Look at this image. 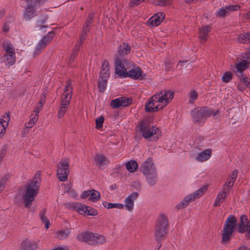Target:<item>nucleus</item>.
Wrapping results in <instances>:
<instances>
[{"label":"nucleus","instance_id":"1","mask_svg":"<svg viewBox=\"0 0 250 250\" xmlns=\"http://www.w3.org/2000/svg\"><path fill=\"white\" fill-rule=\"evenodd\" d=\"M174 93L170 90H164L152 96L146 103V112H154L165 107L173 98Z\"/></svg>","mask_w":250,"mask_h":250},{"label":"nucleus","instance_id":"2","mask_svg":"<svg viewBox=\"0 0 250 250\" xmlns=\"http://www.w3.org/2000/svg\"><path fill=\"white\" fill-rule=\"evenodd\" d=\"M40 175H36L33 179L25 186L23 202L26 208H29L37 195L40 186Z\"/></svg>","mask_w":250,"mask_h":250},{"label":"nucleus","instance_id":"3","mask_svg":"<svg viewBox=\"0 0 250 250\" xmlns=\"http://www.w3.org/2000/svg\"><path fill=\"white\" fill-rule=\"evenodd\" d=\"M73 88L71 82L70 80L67 81L64 87V90L62 95L61 102L57 116L59 119L63 117L65 112L68 109L70 100L72 98Z\"/></svg>","mask_w":250,"mask_h":250},{"label":"nucleus","instance_id":"4","mask_svg":"<svg viewBox=\"0 0 250 250\" xmlns=\"http://www.w3.org/2000/svg\"><path fill=\"white\" fill-rule=\"evenodd\" d=\"M237 225V220L234 216L230 215L227 219L221 231L222 242L226 244L232 236L235 230Z\"/></svg>","mask_w":250,"mask_h":250},{"label":"nucleus","instance_id":"5","mask_svg":"<svg viewBox=\"0 0 250 250\" xmlns=\"http://www.w3.org/2000/svg\"><path fill=\"white\" fill-rule=\"evenodd\" d=\"M77 238L79 241L91 245L103 244L105 242V239L103 235L89 231L83 232L78 234Z\"/></svg>","mask_w":250,"mask_h":250},{"label":"nucleus","instance_id":"6","mask_svg":"<svg viewBox=\"0 0 250 250\" xmlns=\"http://www.w3.org/2000/svg\"><path fill=\"white\" fill-rule=\"evenodd\" d=\"M168 226L167 217L164 214H161L158 218L155 229V237L157 240L164 238L167 234Z\"/></svg>","mask_w":250,"mask_h":250},{"label":"nucleus","instance_id":"7","mask_svg":"<svg viewBox=\"0 0 250 250\" xmlns=\"http://www.w3.org/2000/svg\"><path fill=\"white\" fill-rule=\"evenodd\" d=\"M139 130L142 132L143 137L146 139H150L152 137L156 140L160 135V131L156 127L147 125L145 122H142L139 125Z\"/></svg>","mask_w":250,"mask_h":250},{"label":"nucleus","instance_id":"8","mask_svg":"<svg viewBox=\"0 0 250 250\" xmlns=\"http://www.w3.org/2000/svg\"><path fill=\"white\" fill-rule=\"evenodd\" d=\"M139 196L137 192H133L128 195L124 200V204H122L123 209L125 208L129 212H132L134 208V202Z\"/></svg>","mask_w":250,"mask_h":250},{"label":"nucleus","instance_id":"9","mask_svg":"<svg viewBox=\"0 0 250 250\" xmlns=\"http://www.w3.org/2000/svg\"><path fill=\"white\" fill-rule=\"evenodd\" d=\"M53 35V33L49 32L48 36L44 37L40 41L34 51L35 54H39L42 52L47 45L51 42Z\"/></svg>","mask_w":250,"mask_h":250},{"label":"nucleus","instance_id":"10","mask_svg":"<svg viewBox=\"0 0 250 250\" xmlns=\"http://www.w3.org/2000/svg\"><path fill=\"white\" fill-rule=\"evenodd\" d=\"M240 8L239 5H229L219 9L216 12V16L224 18L229 15L231 12L238 10Z\"/></svg>","mask_w":250,"mask_h":250},{"label":"nucleus","instance_id":"11","mask_svg":"<svg viewBox=\"0 0 250 250\" xmlns=\"http://www.w3.org/2000/svg\"><path fill=\"white\" fill-rule=\"evenodd\" d=\"M132 99L125 97L116 98L111 102V106L114 108H117L121 106L125 107L132 103Z\"/></svg>","mask_w":250,"mask_h":250},{"label":"nucleus","instance_id":"12","mask_svg":"<svg viewBox=\"0 0 250 250\" xmlns=\"http://www.w3.org/2000/svg\"><path fill=\"white\" fill-rule=\"evenodd\" d=\"M126 62L117 59L115 62V73L119 76L126 78V74L127 73V69L125 64Z\"/></svg>","mask_w":250,"mask_h":250},{"label":"nucleus","instance_id":"13","mask_svg":"<svg viewBox=\"0 0 250 250\" xmlns=\"http://www.w3.org/2000/svg\"><path fill=\"white\" fill-rule=\"evenodd\" d=\"M10 120L9 113L3 114L0 119V139L2 138L5 134L6 129Z\"/></svg>","mask_w":250,"mask_h":250},{"label":"nucleus","instance_id":"14","mask_svg":"<svg viewBox=\"0 0 250 250\" xmlns=\"http://www.w3.org/2000/svg\"><path fill=\"white\" fill-rule=\"evenodd\" d=\"M165 17L163 13L158 12L148 20L147 24L151 27L157 26L163 21Z\"/></svg>","mask_w":250,"mask_h":250},{"label":"nucleus","instance_id":"15","mask_svg":"<svg viewBox=\"0 0 250 250\" xmlns=\"http://www.w3.org/2000/svg\"><path fill=\"white\" fill-rule=\"evenodd\" d=\"M227 185L224 186L222 190L217 194L213 206L218 207L224 202L227 195L229 193L228 189L227 188Z\"/></svg>","mask_w":250,"mask_h":250},{"label":"nucleus","instance_id":"16","mask_svg":"<svg viewBox=\"0 0 250 250\" xmlns=\"http://www.w3.org/2000/svg\"><path fill=\"white\" fill-rule=\"evenodd\" d=\"M246 55L247 58L249 61L244 60L235 64L237 72L239 73L237 74L239 78H240V76L243 75L242 72L248 67L249 64L250 62V58L249 57V56H250V52H249Z\"/></svg>","mask_w":250,"mask_h":250},{"label":"nucleus","instance_id":"17","mask_svg":"<svg viewBox=\"0 0 250 250\" xmlns=\"http://www.w3.org/2000/svg\"><path fill=\"white\" fill-rule=\"evenodd\" d=\"M144 77L143 76V71L138 67H133L128 70L126 74V77H130L134 80L142 79Z\"/></svg>","mask_w":250,"mask_h":250},{"label":"nucleus","instance_id":"18","mask_svg":"<svg viewBox=\"0 0 250 250\" xmlns=\"http://www.w3.org/2000/svg\"><path fill=\"white\" fill-rule=\"evenodd\" d=\"M191 116L194 123L203 122L206 120L201 107L195 108L192 110Z\"/></svg>","mask_w":250,"mask_h":250},{"label":"nucleus","instance_id":"19","mask_svg":"<svg viewBox=\"0 0 250 250\" xmlns=\"http://www.w3.org/2000/svg\"><path fill=\"white\" fill-rule=\"evenodd\" d=\"M110 76L109 63L107 60H104L102 63L100 77L102 78L108 79Z\"/></svg>","mask_w":250,"mask_h":250},{"label":"nucleus","instance_id":"20","mask_svg":"<svg viewBox=\"0 0 250 250\" xmlns=\"http://www.w3.org/2000/svg\"><path fill=\"white\" fill-rule=\"evenodd\" d=\"M38 246V241L33 239H26L22 243V250H35Z\"/></svg>","mask_w":250,"mask_h":250},{"label":"nucleus","instance_id":"21","mask_svg":"<svg viewBox=\"0 0 250 250\" xmlns=\"http://www.w3.org/2000/svg\"><path fill=\"white\" fill-rule=\"evenodd\" d=\"M36 16L34 6L31 4H27L23 15V18L29 21Z\"/></svg>","mask_w":250,"mask_h":250},{"label":"nucleus","instance_id":"22","mask_svg":"<svg viewBox=\"0 0 250 250\" xmlns=\"http://www.w3.org/2000/svg\"><path fill=\"white\" fill-rule=\"evenodd\" d=\"M141 168L144 172H148L155 170V166L151 157L148 158L141 165Z\"/></svg>","mask_w":250,"mask_h":250},{"label":"nucleus","instance_id":"23","mask_svg":"<svg viewBox=\"0 0 250 250\" xmlns=\"http://www.w3.org/2000/svg\"><path fill=\"white\" fill-rule=\"evenodd\" d=\"M211 154V150L207 149L198 153L195 159L198 162H204L210 158Z\"/></svg>","mask_w":250,"mask_h":250},{"label":"nucleus","instance_id":"24","mask_svg":"<svg viewBox=\"0 0 250 250\" xmlns=\"http://www.w3.org/2000/svg\"><path fill=\"white\" fill-rule=\"evenodd\" d=\"M211 28V26L209 25H205L203 26L200 29L199 32V38L201 43H204L206 42L208 34L210 32Z\"/></svg>","mask_w":250,"mask_h":250},{"label":"nucleus","instance_id":"25","mask_svg":"<svg viewBox=\"0 0 250 250\" xmlns=\"http://www.w3.org/2000/svg\"><path fill=\"white\" fill-rule=\"evenodd\" d=\"M194 200L195 199L192 194H190L186 196L178 204L176 205V208L177 209L184 208Z\"/></svg>","mask_w":250,"mask_h":250},{"label":"nucleus","instance_id":"26","mask_svg":"<svg viewBox=\"0 0 250 250\" xmlns=\"http://www.w3.org/2000/svg\"><path fill=\"white\" fill-rule=\"evenodd\" d=\"M90 26L89 25L84 24V26L83 28V30L80 36V41L78 42L76 44V47L78 46V49H79L81 45H82L83 42L85 41L87 33L90 31Z\"/></svg>","mask_w":250,"mask_h":250},{"label":"nucleus","instance_id":"27","mask_svg":"<svg viewBox=\"0 0 250 250\" xmlns=\"http://www.w3.org/2000/svg\"><path fill=\"white\" fill-rule=\"evenodd\" d=\"M2 61L6 66L9 67L15 63L16 61V55H13V54H4L2 57Z\"/></svg>","mask_w":250,"mask_h":250},{"label":"nucleus","instance_id":"28","mask_svg":"<svg viewBox=\"0 0 250 250\" xmlns=\"http://www.w3.org/2000/svg\"><path fill=\"white\" fill-rule=\"evenodd\" d=\"M94 163L96 166L101 167L106 165L108 160L104 154H97L94 157Z\"/></svg>","mask_w":250,"mask_h":250},{"label":"nucleus","instance_id":"29","mask_svg":"<svg viewBox=\"0 0 250 250\" xmlns=\"http://www.w3.org/2000/svg\"><path fill=\"white\" fill-rule=\"evenodd\" d=\"M201 108L206 119L211 115H213L216 119L218 118L217 115H218V113H219V110L215 111L213 109L205 106L201 107Z\"/></svg>","mask_w":250,"mask_h":250},{"label":"nucleus","instance_id":"30","mask_svg":"<svg viewBox=\"0 0 250 250\" xmlns=\"http://www.w3.org/2000/svg\"><path fill=\"white\" fill-rule=\"evenodd\" d=\"M208 189V185H205L191 194L195 200L202 197L207 191Z\"/></svg>","mask_w":250,"mask_h":250},{"label":"nucleus","instance_id":"31","mask_svg":"<svg viewBox=\"0 0 250 250\" xmlns=\"http://www.w3.org/2000/svg\"><path fill=\"white\" fill-rule=\"evenodd\" d=\"M144 175L150 186H153L156 184L157 180L156 173H144Z\"/></svg>","mask_w":250,"mask_h":250},{"label":"nucleus","instance_id":"32","mask_svg":"<svg viewBox=\"0 0 250 250\" xmlns=\"http://www.w3.org/2000/svg\"><path fill=\"white\" fill-rule=\"evenodd\" d=\"M3 48L5 51V54H15L14 46L10 41H5L3 43Z\"/></svg>","mask_w":250,"mask_h":250},{"label":"nucleus","instance_id":"33","mask_svg":"<svg viewBox=\"0 0 250 250\" xmlns=\"http://www.w3.org/2000/svg\"><path fill=\"white\" fill-rule=\"evenodd\" d=\"M70 232V229L59 230L56 232V237L61 240L66 239L69 237Z\"/></svg>","mask_w":250,"mask_h":250},{"label":"nucleus","instance_id":"34","mask_svg":"<svg viewBox=\"0 0 250 250\" xmlns=\"http://www.w3.org/2000/svg\"><path fill=\"white\" fill-rule=\"evenodd\" d=\"M73 207L80 214L85 215L87 206L82 203H74Z\"/></svg>","mask_w":250,"mask_h":250},{"label":"nucleus","instance_id":"35","mask_svg":"<svg viewBox=\"0 0 250 250\" xmlns=\"http://www.w3.org/2000/svg\"><path fill=\"white\" fill-rule=\"evenodd\" d=\"M40 217L42 224L44 225L45 228L48 229L50 226L49 220L45 216V210L42 209L40 213Z\"/></svg>","mask_w":250,"mask_h":250},{"label":"nucleus","instance_id":"36","mask_svg":"<svg viewBox=\"0 0 250 250\" xmlns=\"http://www.w3.org/2000/svg\"><path fill=\"white\" fill-rule=\"evenodd\" d=\"M125 167L128 172H134L138 168V165L136 161L130 160L126 163Z\"/></svg>","mask_w":250,"mask_h":250},{"label":"nucleus","instance_id":"37","mask_svg":"<svg viewBox=\"0 0 250 250\" xmlns=\"http://www.w3.org/2000/svg\"><path fill=\"white\" fill-rule=\"evenodd\" d=\"M130 51L129 45L126 43H122L119 48V53L121 55H124L128 54Z\"/></svg>","mask_w":250,"mask_h":250},{"label":"nucleus","instance_id":"38","mask_svg":"<svg viewBox=\"0 0 250 250\" xmlns=\"http://www.w3.org/2000/svg\"><path fill=\"white\" fill-rule=\"evenodd\" d=\"M103 206L107 208V209H110V208H118L120 209H123V205L122 203H109L107 202H104L103 203Z\"/></svg>","mask_w":250,"mask_h":250},{"label":"nucleus","instance_id":"39","mask_svg":"<svg viewBox=\"0 0 250 250\" xmlns=\"http://www.w3.org/2000/svg\"><path fill=\"white\" fill-rule=\"evenodd\" d=\"M238 40L243 43H250V32L240 34Z\"/></svg>","mask_w":250,"mask_h":250},{"label":"nucleus","instance_id":"40","mask_svg":"<svg viewBox=\"0 0 250 250\" xmlns=\"http://www.w3.org/2000/svg\"><path fill=\"white\" fill-rule=\"evenodd\" d=\"M68 162L67 160L61 161L58 166V172H59V171H60V172H62V171H65V172L68 171Z\"/></svg>","mask_w":250,"mask_h":250},{"label":"nucleus","instance_id":"41","mask_svg":"<svg viewBox=\"0 0 250 250\" xmlns=\"http://www.w3.org/2000/svg\"><path fill=\"white\" fill-rule=\"evenodd\" d=\"M100 198V194L99 192L94 189L90 190V197L88 198L89 200L93 202H96L98 201Z\"/></svg>","mask_w":250,"mask_h":250},{"label":"nucleus","instance_id":"42","mask_svg":"<svg viewBox=\"0 0 250 250\" xmlns=\"http://www.w3.org/2000/svg\"><path fill=\"white\" fill-rule=\"evenodd\" d=\"M236 177L237 173H232L230 177L228 179L227 181L224 186L227 185V188H228L227 189H228V191H229V189L233 186V184L236 180Z\"/></svg>","mask_w":250,"mask_h":250},{"label":"nucleus","instance_id":"43","mask_svg":"<svg viewBox=\"0 0 250 250\" xmlns=\"http://www.w3.org/2000/svg\"><path fill=\"white\" fill-rule=\"evenodd\" d=\"M107 80L108 79H105V78H102L101 77H100L98 87L101 92H104L106 89Z\"/></svg>","mask_w":250,"mask_h":250},{"label":"nucleus","instance_id":"44","mask_svg":"<svg viewBox=\"0 0 250 250\" xmlns=\"http://www.w3.org/2000/svg\"><path fill=\"white\" fill-rule=\"evenodd\" d=\"M155 5L160 6H167L171 4V0H154Z\"/></svg>","mask_w":250,"mask_h":250},{"label":"nucleus","instance_id":"45","mask_svg":"<svg viewBox=\"0 0 250 250\" xmlns=\"http://www.w3.org/2000/svg\"><path fill=\"white\" fill-rule=\"evenodd\" d=\"M233 74L230 71H227L224 74L222 77L223 82L227 83L232 79Z\"/></svg>","mask_w":250,"mask_h":250},{"label":"nucleus","instance_id":"46","mask_svg":"<svg viewBox=\"0 0 250 250\" xmlns=\"http://www.w3.org/2000/svg\"><path fill=\"white\" fill-rule=\"evenodd\" d=\"M44 101L45 100L43 99H41L40 100V102L37 104V105L35 107L33 113H34V114H37V116H38V114L42 108Z\"/></svg>","mask_w":250,"mask_h":250},{"label":"nucleus","instance_id":"47","mask_svg":"<svg viewBox=\"0 0 250 250\" xmlns=\"http://www.w3.org/2000/svg\"><path fill=\"white\" fill-rule=\"evenodd\" d=\"M98 214V211L90 207H87L85 215H90V216H96Z\"/></svg>","mask_w":250,"mask_h":250},{"label":"nucleus","instance_id":"48","mask_svg":"<svg viewBox=\"0 0 250 250\" xmlns=\"http://www.w3.org/2000/svg\"><path fill=\"white\" fill-rule=\"evenodd\" d=\"M104 121V117L102 116L96 119V128L100 129L103 127V123Z\"/></svg>","mask_w":250,"mask_h":250},{"label":"nucleus","instance_id":"49","mask_svg":"<svg viewBox=\"0 0 250 250\" xmlns=\"http://www.w3.org/2000/svg\"><path fill=\"white\" fill-rule=\"evenodd\" d=\"M198 93L195 90L191 91L189 94V102L192 103L196 101L198 98Z\"/></svg>","mask_w":250,"mask_h":250},{"label":"nucleus","instance_id":"50","mask_svg":"<svg viewBox=\"0 0 250 250\" xmlns=\"http://www.w3.org/2000/svg\"><path fill=\"white\" fill-rule=\"evenodd\" d=\"M78 47H76V46H75L74 50H73V52L71 53V54L69 57V59L68 62L69 63H72L74 61V59H75L76 56H77V53H78L79 50L80 49V48L79 49H78Z\"/></svg>","mask_w":250,"mask_h":250},{"label":"nucleus","instance_id":"51","mask_svg":"<svg viewBox=\"0 0 250 250\" xmlns=\"http://www.w3.org/2000/svg\"><path fill=\"white\" fill-rule=\"evenodd\" d=\"M241 80V83H244L246 87L250 88V79L247 77H243V76H240L239 78Z\"/></svg>","mask_w":250,"mask_h":250},{"label":"nucleus","instance_id":"52","mask_svg":"<svg viewBox=\"0 0 250 250\" xmlns=\"http://www.w3.org/2000/svg\"><path fill=\"white\" fill-rule=\"evenodd\" d=\"M57 176L60 181H64L67 180L68 175L67 173H57Z\"/></svg>","mask_w":250,"mask_h":250},{"label":"nucleus","instance_id":"53","mask_svg":"<svg viewBox=\"0 0 250 250\" xmlns=\"http://www.w3.org/2000/svg\"><path fill=\"white\" fill-rule=\"evenodd\" d=\"M173 62L170 60L167 59L165 61V70L167 71H169L172 67Z\"/></svg>","mask_w":250,"mask_h":250},{"label":"nucleus","instance_id":"54","mask_svg":"<svg viewBox=\"0 0 250 250\" xmlns=\"http://www.w3.org/2000/svg\"><path fill=\"white\" fill-rule=\"evenodd\" d=\"M94 16V14L93 13H90L88 16L86 21L85 22V24L90 25L93 22Z\"/></svg>","mask_w":250,"mask_h":250},{"label":"nucleus","instance_id":"55","mask_svg":"<svg viewBox=\"0 0 250 250\" xmlns=\"http://www.w3.org/2000/svg\"><path fill=\"white\" fill-rule=\"evenodd\" d=\"M38 120V116H37V114H34V113H32L31 115L30 119L29 121V122L36 124Z\"/></svg>","mask_w":250,"mask_h":250},{"label":"nucleus","instance_id":"56","mask_svg":"<svg viewBox=\"0 0 250 250\" xmlns=\"http://www.w3.org/2000/svg\"><path fill=\"white\" fill-rule=\"evenodd\" d=\"M142 1H143L142 0H131L129 2V5L132 7L137 6L140 4Z\"/></svg>","mask_w":250,"mask_h":250},{"label":"nucleus","instance_id":"57","mask_svg":"<svg viewBox=\"0 0 250 250\" xmlns=\"http://www.w3.org/2000/svg\"><path fill=\"white\" fill-rule=\"evenodd\" d=\"M90 190H86L83 192L81 195V198L83 199H86L90 197Z\"/></svg>","mask_w":250,"mask_h":250},{"label":"nucleus","instance_id":"58","mask_svg":"<svg viewBox=\"0 0 250 250\" xmlns=\"http://www.w3.org/2000/svg\"><path fill=\"white\" fill-rule=\"evenodd\" d=\"M46 0H33V1L35 5H38L42 4Z\"/></svg>","mask_w":250,"mask_h":250},{"label":"nucleus","instance_id":"59","mask_svg":"<svg viewBox=\"0 0 250 250\" xmlns=\"http://www.w3.org/2000/svg\"><path fill=\"white\" fill-rule=\"evenodd\" d=\"M35 124H34V123H30L28 122L25 124L24 126L28 129H30V128H32L35 125Z\"/></svg>","mask_w":250,"mask_h":250},{"label":"nucleus","instance_id":"60","mask_svg":"<svg viewBox=\"0 0 250 250\" xmlns=\"http://www.w3.org/2000/svg\"><path fill=\"white\" fill-rule=\"evenodd\" d=\"M9 30V27L7 24H4L2 27V31L4 33H7Z\"/></svg>","mask_w":250,"mask_h":250},{"label":"nucleus","instance_id":"61","mask_svg":"<svg viewBox=\"0 0 250 250\" xmlns=\"http://www.w3.org/2000/svg\"><path fill=\"white\" fill-rule=\"evenodd\" d=\"M52 250H67V248L66 246H63L54 248Z\"/></svg>","mask_w":250,"mask_h":250},{"label":"nucleus","instance_id":"62","mask_svg":"<svg viewBox=\"0 0 250 250\" xmlns=\"http://www.w3.org/2000/svg\"><path fill=\"white\" fill-rule=\"evenodd\" d=\"M241 83H238L237 87L239 90L243 91L246 89V87H243Z\"/></svg>","mask_w":250,"mask_h":250},{"label":"nucleus","instance_id":"63","mask_svg":"<svg viewBox=\"0 0 250 250\" xmlns=\"http://www.w3.org/2000/svg\"><path fill=\"white\" fill-rule=\"evenodd\" d=\"M28 131L29 129L24 126L22 132V136H24L26 134L28 133Z\"/></svg>","mask_w":250,"mask_h":250},{"label":"nucleus","instance_id":"64","mask_svg":"<svg viewBox=\"0 0 250 250\" xmlns=\"http://www.w3.org/2000/svg\"><path fill=\"white\" fill-rule=\"evenodd\" d=\"M237 250H250L248 247L245 246H241L238 248Z\"/></svg>","mask_w":250,"mask_h":250}]
</instances>
